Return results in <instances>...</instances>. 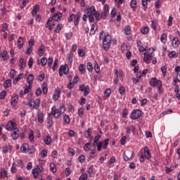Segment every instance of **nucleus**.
<instances>
[{
  "instance_id": "f257e3e1",
  "label": "nucleus",
  "mask_w": 180,
  "mask_h": 180,
  "mask_svg": "<svg viewBox=\"0 0 180 180\" xmlns=\"http://www.w3.org/2000/svg\"><path fill=\"white\" fill-rule=\"evenodd\" d=\"M99 140H101V135H96L94 139L93 146L97 147V151H101L102 148L106 150L109 146V139H105L103 141H99Z\"/></svg>"
},
{
  "instance_id": "f03ea898",
  "label": "nucleus",
  "mask_w": 180,
  "mask_h": 180,
  "mask_svg": "<svg viewBox=\"0 0 180 180\" xmlns=\"http://www.w3.org/2000/svg\"><path fill=\"white\" fill-rule=\"evenodd\" d=\"M102 39L103 47L105 51H108L110 47V44H112V37L109 34L105 36V32L102 31L99 35V40Z\"/></svg>"
},
{
  "instance_id": "7ed1b4c3",
  "label": "nucleus",
  "mask_w": 180,
  "mask_h": 180,
  "mask_svg": "<svg viewBox=\"0 0 180 180\" xmlns=\"http://www.w3.org/2000/svg\"><path fill=\"white\" fill-rule=\"evenodd\" d=\"M65 112V105L63 104L60 105L59 106V108H56L55 106H53L51 108V113L48 114V116H54L56 119H58L63 113Z\"/></svg>"
},
{
  "instance_id": "20e7f679",
  "label": "nucleus",
  "mask_w": 180,
  "mask_h": 180,
  "mask_svg": "<svg viewBox=\"0 0 180 180\" xmlns=\"http://www.w3.org/2000/svg\"><path fill=\"white\" fill-rule=\"evenodd\" d=\"M40 98H37L35 101L33 98L30 99L28 103H24V105H29L30 108L32 109H36V110H39L40 108Z\"/></svg>"
},
{
  "instance_id": "39448f33",
  "label": "nucleus",
  "mask_w": 180,
  "mask_h": 180,
  "mask_svg": "<svg viewBox=\"0 0 180 180\" xmlns=\"http://www.w3.org/2000/svg\"><path fill=\"white\" fill-rule=\"evenodd\" d=\"M151 51V49H149V52L148 53H144V57H143V60L144 62L146 64H150V63H151V58H153V52H150Z\"/></svg>"
},
{
  "instance_id": "423d86ee",
  "label": "nucleus",
  "mask_w": 180,
  "mask_h": 180,
  "mask_svg": "<svg viewBox=\"0 0 180 180\" xmlns=\"http://www.w3.org/2000/svg\"><path fill=\"white\" fill-rule=\"evenodd\" d=\"M150 84L151 86H160V85H162V82L155 77H153L150 81Z\"/></svg>"
},
{
  "instance_id": "0eeeda50",
  "label": "nucleus",
  "mask_w": 180,
  "mask_h": 180,
  "mask_svg": "<svg viewBox=\"0 0 180 180\" xmlns=\"http://www.w3.org/2000/svg\"><path fill=\"white\" fill-rule=\"evenodd\" d=\"M15 127H16V122H15L13 121H8L6 129L8 131H12V130H13V129H15Z\"/></svg>"
},
{
  "instance_id": "6e6552de",
  "label": "nucleus",
  "mask_w": 180,
  "mask_h": 180,
  "mask_svg": "<svg viewBox=\"0 0 180 180\" xmlns=\"http://www.w3.org/2000/svg\"><path fill=\"white\" fill-rule=\"evenodd\" d=\"M141 116V110H136L134 111L131 114V119L132 120H136V119H139Z\"/></svg>"
},
{
  "instance_id": "1a4fd4ad",
  "label": "nucleus",
  "mask_w": 180,
  "mask_h": 180,
  "mask_svg": "<svg viewBox=\"0 0 180 180\" xmlns=\"http://www.w3.org/2000/svg\"><path fill=\"white\" fill-rule=\"evenodd\" d=\"M61 18H63V14L60 12L55 13L52 15V17H50V18L52 19V20H55L56 22L60 20V19H61Z\"/></svg>"
},
{
  "instance_id": "9d476101",
  "label": "nucleus",
  "mask_w": 180,
  "mask_h": 180,
  "mask_svg": "<svg viewBox=\"0 0 180 180\" xmlns=\"http://www.w3.org/2000/svg\"><path fill=\"white\" fill-rule=\"evenodd\" d=\"M18 65L20 71L25 70V68L26 67V61H25V59L23 58L20 59L19 61Z\"/></svg>"
},
{
  "instance_id": "9b49d317",
  "label": "nucleus",
  "mask_w": 180,
  "mask_h": 180,
  "mask_svg": "<svg viewBox=\"0 0 180 180\" xmlns=\"http://www.w3.org/2000/svg\"><path fill=\"white\" fill-rule=\"evenodd\" d=\"M144 155L146 160H150V158H151V153H150V149H148V147L147 146L144 147Z\"/></svg>"
},
{
  "instance_id": "f8f14e48",
  "label": "nucleus",
  "mask_w": 180,
  "mask_h": 180,
  "mask_svg": "<svg viewBox=\"0 0 180 180\" xmlns=\"http://www.w3.org/2000/svg\"><path fill=\"white\" fill-rule=\"evenodd\" d=\"M59 70H61V72H63V74H65V75H68L69 72L68 65H61Z\"/></svg>"
},
{
  "instance_id": "ddd939ff",
  "label": "nucleus",
  "mask_w": 180,
  "mask_h": 180,
  "mask_svg": "<svg viewBox=\"0 0 180 180\" xmlns=\"http://www.w3.org/2000/svg\"><path fill=\"white\" fill-rule=\"evenodd\" d=\"M0 57H1L3 61H6L8 58H9V55L8 54V51H3L1 53H0Z\"/></svg>"
},
{
  "instance_id": "4468645a",
  "label": "nucleus",
  "mask_w": 180,
  "mask_h": 180,
  "mask_svg": "<svg viewBox=\"0 0 180 180\" xmlns=\"http://www.w3.org/2000/svg\"><path fill=\"white\" fill-rule=\"evenodd\" d=\"M18 99H19V96H18V95H15L14 97H13L11 101V106H13V107L16 106Z\"/></svg>"
},
{
  "instance_id": "2eb2a0df",
  "label": "nucleus",
  "mask_w": 180,
  "mask_h": 180,
  "mask_svg": "<svg viewBox=\"0 0 180 180\" xmlns=\"http://www.w3.org/2000/svg\"><path fill=\"white\" fill-rule=\"evenodd\" d=\"M96 30H98V24L96 22L91 26V28L90 30V36L94 35V34L96 33Z\"/></svg>"
},
{
  "instance_id": "dca6fc26",
  "label": "nucleus",
  "mask_w": 180,
  "mask_h": 180,
  "mask_svg": "<svg viewBox=\"0 0 180 180\" xmlns=\"http://www.w3.org/2000/svg\"><path fill=\"white\" fill-rule=\"evenodd\" d=\"M29 151V144L24 143L22 145L20 148V152L21 153H27Z\"/></svg>"
},
{
  "instance_id": "f3484780",
  "label": "nucleus",
  "mask_w": 180,
  "mask_h": 180,
  "mask_svg": "<svg viewBox=\"0 0 180 180\" xmlns=\"http://www.w3.org/2000/svg\"><path fill=\"white\" fill-rule=\"evenodd\" d=\"M44 51H46V49L44 48V46L41 44L38 51V56L39 57H43V56L44 55Z\"/></svg>"
},
{
  "instance_id": "a211bd4d",
  "label": "nucleus",
  "mask_w": 180,
  "mask_h": 180,
  "mask_svg": "<svg viewBox=\"0 0 180 180\" xmlns=\"http://www.w3.org/2000/svg\"><path fill=\"white\" fill-rule=\"evenodd\" d=\"M96 12V9L95 8V6H92L91 8H87V15H95V13Z\"/></svg>"
},
{
  "instance_id": "6ab92c4d",
  "label": "nucleus",
  "mask_w": 180,
  "mask_h": 180,
  "mask_svg": "<svg viewBox=\"0 0 180 180\" xmlns=\"http://www.w3.org/2000/svg\"><path fill=\"white\" fill-rule=\"evenodd\" d=\"M23 77V73H20V75H18L13 81V84H14V85H16L18 84V82H19V81L20 79H22V78Z\"/></svg>"
},
{
  "instance_id": "aec40b11",
  "label": "nucleus",
  "mask_w": 180,
  "mask_h": 180,
  "mask_svg": "<svg viewBox=\"0 0 180 180\" xmlns=\"http://www.w3.org/2000/svg\"><path fill=\"white\" fill-rule=\"evenodd\" d=\"M12 139L13 140H18L19 139V129H15V131H14L12 134Z\"/></svg>"
},
{
  "instance_id": "412c9836",
  "label": "nucleus",
  "mask_w": 180,
  "mask_h": 180,
  "mask_svg": "<svg viewBox=\"0 0 180 180\" xmlns=\"http://www.w3.org/2000/svg\"><path fill=\"white\" fill-rule=\"evenodd\" d=\"M44 143L46 146H51V138L50 137V136H46L44 139Z\"/></svg>"
},
{
  "instance_id": "4be33fe9",
  "label": "nucleus",
  "mask_w": 180,
  "mask_h": 180,
  "mask_svg": "<svg viewBox=\"0 0 180 180\" xmlns=\"http://www.w3.org/2000/svg\"><path fill=\"white\" fill-rule=\"evenodd\" d=\"M79 18H81V15L79 14V13H77L75 19H74L75 26H78V25L79 23Z\"/></svg>"
},
{
  "instance_id": "5701e85b",
  "label": "nucleus",
  "mask_w": 180,
  "mask_h": 180,
  "mask_svg": "<svg viewBox=\"0 0 180 180\" xmlns=\"http://www.w3.org/2000/svg\"><path fill=\"white\" fill-rule=\"evenodd\" d=\"M114 74H115V77L117 78H122L123 77V72L119 71L117 69L114 70Z\"/></svg>"
},
{
  "instance_id": "b1692460",
  "label": "nucleus",
  "mask_w": 180,
  "mask_h": 180,
  "mask_svg": "<svg viewBox=\"0 0 180 180\" xmlns=\"http://www.w3.org/2000/svg\"><path fill=\"white\" fill-rule=\"evenodd\" d=\"M23 47V38L20 37L18 40V49L20 50Z\"/></svg>"
},
{
  "instance_id": "393cba45",
  "label": "nucleus",
  "mask_w": 180,
  "mask_h": 180,
  "mask_svg": "<svg viewBox=\"0 0 180 180\" xmlns=\"http://www.w3.org/2000/svg\"><path fill=\"white\" fill-rule=\"evenodd\" d=\"M34 79V76L33 74L29 75L28 77L27 78V82L28 85H32V82H33V80Z\"/></svg>"
},
{
  "instance_id": "a878e982",
  "label": "nucleus",
  "mask_w": 180,
  "mask_h": 180,
  "mask_svg": "<svg viewBox=\"0 0 180 180\" xmlns=\"http://www.w3.org/2000/svg\"><path fill=\"white\" fill-rule=\"evenodd\" d=\"M50 169L53 174H56V172H57V167H56V164H54V162L51 163Z\"/></svg>"
},
{
  "instance_id": "bb28decb",
  "label": "nucleus",
  "mask_w": 180,
  "mask_h": 180,
  "mask_svg": "<svg viewBox=\"0 0 180 180\" xmlns=\"http://www.w3.org/2000/svg\"><path fill=\"white\" fill-rule=\"evenodd\" d=\"M37 12H39V5L36 4L33 6L31 13L33 16H34Z\"/></svg>"
},
{
  "instance_id": "cd10ccee",
  "label": "nucleus",
  "mask_w": 180,
  "mask_h": 180,
  "mask_svg": "<svg viewBox=\"0 0 180 180\" xmlns=\"http://www.w3.org/2000/svg\"><path fill=\"white\" fill-rule=\"evenodd\" d=\"M130 8H131V9H136V8H137V0H131Z\"/></svg>"
},
{
  "instance_id": "c85d7f7f",
  "label": "nucleus",
  "mask_w": 180,
  "mask_h": 180,
  "mask_svg": "<svg viewBox=\"0 0 180 180\" xmlns=\"http://www.w3.org/2000/svg\"><path fill=\"white\" fill-rule=\"evenodd\" d=\"M172 44L174 47H178L179 46V39H178V37L173 38Z\"/></svg>"
},
{
  "instance_id": "c756f323",
  "label": "nucleus",
  "mask_w": 180,
  "mask_h": 180,
  "mask_svg": "<svg viewBox=\"0 0 180 180\" xmlns=\"http://www.w3.org/2000/svg\"><path fill=\"white\" fill-rule=\"evenodd\" d=\"M70 116L68 115H63V122L65 124H70Z\"/></svg>"
},
{
  "instance_id": "7c9ffc66",
  "label": "nucleus",
  "mask_w": 180,
  "mask_h": 180,
  "mask_svg": "<svg viewBox=\"0 0 180 180\" xmlns=\"http://www.w3.org/2000/svg\"><path fill=\"white\" fill-rule=\"evenodd\" d=\"M29 140L31 143L34 141V132L32 130L29 132Z\"/></svg>"
},
{
  "instance_id": "2f4dec72",
  "label": "nucleus",
  "mask_w": 180,
  "mask_h": 180,
  "mask_svg": "<svg viewBox=\"0 0 180 180\" xmlns=\"http://www.w3.org/2000/svg\"><path fill=\"white\" fill-rule=\"evenodd\" d=\"M49 91V89L47 88V84L46 83H43L42 84V92L44 95H46L47 92Z\"/></svg>"
},
{
  "instance_id": "473e14b6",
  "label": "nucleus",
  "mask_w": 180,
  "mask_h": 180,
  "mask_svg": "<svg viewBox=\"0 0 180 180\" xmlns=\"http://www.w3.org/2000/svg\"><path fill=\"white\" fill-rule=\"evenodd\" d=\"M32 91V84H28V86H26L24 89V94L26 95V94H29Z\"/></svg>"
},
{
  "instance_id": "72a5a7b5",
  "label": "nucleus",
  "mask_w": 180,
  "mask_h": 180,
  "mask_svg": "<svg viewBox=\"0 0 180 180\" xmlns=\"http://www.w3.org/2000/svg\"><path fill=\"white\" fill-rule=\"evenodd\" d=\"M58 98H60V90H56L55 94L53 96V99L55 101H58Z\"/></svg>"
},
{
  "instance_id": "f704fd0d",
  "label": "nucleus",
  "mask_w": 180,
  "mask_h": 180,
  "mask_svg": "<svg viewBox=\"0 0 180 180\" xmlns=\"http://www.w3.org/2000/svg\"><path fill=\"white\" fill-rule=\"evenodd\" d=\"M169 57L170 58H176L178 57V53H176V52L174 51H170L169 53Z\"/></svg>"
},
{
  "instance_id": "c9c22d12",
  "label": "nucleus",
  "mask_w": 180,
  "mask_h": 180,
  "mask_svg": "<svg viewBox=\"0 0 180 180\" xmlns=\"http://www.w3.org/2000/svg\"><path fill=\"white\" fill-rule=\"evenodd\" d=\"M79 71L81 74H85L86 70H85V65L84 64H80L79 66Z\"/></svg>"
},
{
  "instance_id": "e433bc0d",
  "label": "nucleus",
  "mask_w": 180,
  "mask_h": 180,
  "mask_svg": "<svg viewBox=\"0 0 180 180\" xmlns=\"http://www.w3.org/2000/svg\"><path fill=\"white\" fill-rule=\"evenodd\" d=\"M11 85H12V80H11V79L6 80L4 84V86L5 89L9 88V86H11Z\"/></svg>"
},
{
  "instance_id": "4c0bfd02",
  "label": "nucleus",
  "mask_w": 180,
  "mask_h": 180,
  "mask_svg": "<svg viewBox=\"0 0 180 180\" xmlns=\"http://www.w3.org/2000/svg\"><path fill=\"white\" fill-rule=\"evenodd\" d=\"M47 124L48 127H53V119L51 118V116L47 117Z\"/></svg>"
},
{
  "instance_id": "58836bf2",
  "label": "nucleus",
  "mask_w": 180,
  "mask_h": 180,
  "mask_svg": "<svg viewBox=\"0 0 180 180\" xmlns=\"http://www.w3.org/2000/svg\"><path fill=\"white\" fill-rule=\"evenodd\" d=\"M38 122L41 124L44 122V115L41 112L38 115Z\"/></svg>"
},
{
  "instance_id": "ea45409f",
  "label": "nucleus",
  "mask_w": 180,
  "mask_h": 180,
  "mask_svg": "<svg viewBox=\"0 0 180 180\" xmlns=\"http://www.w3.org/2000/svg\"><path fill=\"white\" fill-rule=\"evenodd\" d=\"M0 178H8V171L3 170L0 172Z\"/></svg>"
},
{
  "instance_id": "a19ab883",
  "label": "nucleus",
  "mask_w": 180,
  "mask_h": 180,
  "mask_svg": "<svg viewBox=\"0 0 180 180\" xmlns=\"http://www.w3.org/2000/svg\"><path fill=\"white\" fill-rule=\"evenodd\" d=\"M32 173L34 175V178H37L39 176V174H40L37 167L32 169Z\"/></svg>"
},
{
  "instance_id": "79ce46f5",
  "label": "nucleus",
  "mask_w": 180,
  "mask_h": 180,
  "mask_svg": "<svg viewBox=\"0 0 180 180\" xmlns=\"http://www.w3.org/2000/svg\"><path fill=\"white\" fill-rule=\"evenodd\" d=\"M124 33L127 36H129L130 33H131V29L130 28V25H127L124 29Z\"/></svg>"
},
{
  "instance_id": "37998d69",
  "label": "nucleus",
  "mask_w": 180,
  "mask_h": 180,
  "mask_svg": "<svg viewBox=\"0 0 180 180\" xmlns=\"http://www.w3.org/2000/svg\"><path fill=\"white\" fill-rule=\"evenodd\" d=\"M91 143L89 142L85 143V145L84 146V151H89L91 150Z\"/></svg>"
},
{
  "instance_id": "c03bdc74",
  "label": "nucleus",
  "mask_w": 180,
  "mask_h": 180,
  "mask_svg": "<svg viewBox=\"0 0 180 180\" xmlns=\"http://www.w3.org/2000/svg\"><path fill=\"white\" fill-rule=\"evenodd\" d=\"M96 156V150L91 149L89 155L90 158H95Z\"/></svg>"
},
{
  "instance_id": "a18cd8bd",
  "label": "nucleus",
  "mask_w": 180,
  "mask_h": 180,
  "mask_svg": "<svg viewBox=\"0 0 180 180\" xmlns=\"http://www.w3.org/2000/svg\"><path fill=\"white\" fill-rule=\"evenodd\" d=\"M77 54L79 57H85V50L84 49H79L77 51Z\"/></svg>"
},
{
  "instance_id": "49530a36",
  "label": "nucleus",
  "mask_w": 180,
  "mask_h": 180,
  "mask_svg": "<svg viewBox=\"0 0 180 180\" xmlns=\"http://www.w3.org/2000/svg\"><path fill=\"white\" fill-rule=\"evenodd\" d=\"M47 64V58L44 57L41 58V65H42V67L46 66Z\"/></svg>"
},
{
  "instance_id": "de8ad7c7",
  "label": "nucleus",
  "mask_w": 180,
  "mask_h": 180,
  "mask_svg": "<svg viewBox=\"0 0 180 180\" xmlns=\"http://www.w3.org/2000/svg\"><path fill=\"white\" fill-rule=\"evenodd\" d=\"M160 41L162 43H167V34H162L161 35Z\"/></svg>"
},
{
  "instance_id": "09e8293b",
  "label": "nucleus",
  "mask_w": 180,
  "mask_h": 180,
  "mask_svg": "<svg viewBox=\"0 0 180 180\" xmlns=\"http://www.w3.org/2000/svg\"><path fill=\"white\" fill-rule=\"evenodd\" d=\"M148 5V0H142V6H143L144 11H146V9H147Z\"/></svg>"
},
{
  "instance_id": "8fccbe9b",
  "label": "nucleus",
  "mask_w": 180,
  "mask_h": 180,
  "mask_svg": "<svg viewBox=\"0 0 180 180\" xmlns=\"http://www.w3.org/2000/svg\"><path fill=\"white\" fill-rule=\"evenodd\" d=\"M119 92L120 95H124V94H126V88H124L123 86H121L119 89Z\"/></svg>"
},
{
  "instance_id": "3c124183",
  "label": "nucleus",
  "mask_w": 180,
  "mask_h": 180,
  "mask_svg": "<svg viewBox=\"0 0 180 180\" xmlns=\"http://www.w3.org/2000/svg\"><path fill=\"white\" fill-rule=\"evenodd\" d=\"M61 29H63V24H58L55 30L56 33H60Z\"/></svg>"
},
{
  "instance_id": "603ef678",
  "label": "nucleus",
  "mask_w": 180,
  "mask_h": 180,
  "mask_svg": "<svg viewBox=\"0 0 180 180\" xmlns=\"http://www.w3.org/2000/svg\"><path fill=\"white\" fill-rule=\"evenodd\" d=\"M141 32L142 33V34H147V33H148V27L141 28Z\"/></svg>"
},
{
  "instance_id": "864d4df0",
  "label": "nucleus",
  "mask_w": 180,
  "mask_h": 180,
  "mask_svg": "<svg viewBox=\"0 0 180 180\" xmlns=\"http://www.w3.org/2000/svg\"><path fill=\"white\" fill-rule=\"evenodd\" d=\"M151 27L153 30H157V22L154 20H151Z\"/></svg>"
},
{
  "instance_id": "5fc2aeb1",
  "label": "nucleus",
  "mask_w": 180,
  "mask_h": 180,
  "mask_svg": "<svg viewBox=\"0 0 180 180\" xmlns=\"http://www.w3.org/2000/svg\"><path fill=\"white\" fill-rule=\"evenodd\" d=\"M147 50H148V46H146L144 48V46H141L139 49V51L140 53H144V51H147Z\"/></svg>"
},
{
  "instance_id": "6e6d98bb",
  "label": "nucleus",
  "mask_w": 180,
  "mask_h": 180,
  "mask_svg": "<svg viewBox=\"0 0 180 180\" xmlns=\"http://www.w3.org/2000/svg\"><path fill=\"white\" fill-rule=\"evenodd\" d=\"M71 37H72V32H69L65 34L66 40H71Z\"/></svg>"
},
{
  "instance_id": "4d7b16f0",
  "label": "nucleus",
  "mask_w": 180,
  "mask_h": 180,
  "mask_svg": "<svg viewBox=\"0 0 180 180\" xmlns=\"http://www.w3.org/2000/svg\"><path fill=\"white\" fill-rule=\"evenodd\" d=\"M160 70H161V72H162L163 77H166L167 76V68L165 66H162Z\"/></svg>"
},
{
  "instance_id": "13d9d810",
  "label": "nucleus",
  "mask_w": 180,
  "mask_h": 180,
  "mask_svg": "<svg viewBox=\"0 0 180 180\" xmlns=\"http://www.w3.org/2000/svg\"><path fill=\"white\" fill-rule=\"evenodd\" d=\"M111 18H116V15H117V11L116 8H113L111 11Z\"/></svg>"
},
{
  "instance_id": "bf43d9fd",
  "label": "nucleus",
  "mask_w": 180,
  "mask_h": 180,
  "mask_svg": "<svg viewBox=\"0 0 180 180\" xmlns=\"http://www.w3.org/2000/svg\"><path fill=\"white\" fill-rule=\"evenodd\" d=\"M87 70L89 72H92V70H93L92 63L91 62L87 63Z\"/></svg>"
},
{
  "instance_id": "052dcab7",
  "label": "nucleus",
  "mask_w": 180,
  "mask_h": 180,
  "mask_svg": "<svg viewBox=\"0 0 180 180\" xmlns=\"http://www.w3.org/2000/svg\"><path fill=\"white\" fill-rule=\"evenodd\" d=\"M86 179H88L87 174H82L79 179V180H86Z\"/></svg>"
},
{
  "instance_id": "680f3d73",
  "label": "nucleus",
  "mask_w": 180,
  "mask_h": 180,
  "mask_svg": "<svg viewBox=\"0 0 180 180\" xmlns=\"http://www.w3.org/2000/svg\"><path fill=\"white\" fill-rule=\"evenodd\" d=\"M89 91H90V89H89V86H86L84 91V96H86L89 94Z\"/></svg>"
},
{
  "instance_id": "e2e57ef3",
  "label": "nucleus",
  "mask_w": 180,
  "mask_h": 180,
  "mask_svg": "<svg viewBox=\"0 0 180 180\" xmlns=\"http://www.w3.org/2000/svg\"><path fill=\"white\" fill-rule=\"evenodd\" d=\"M54 59H53V57H49L48 58V66L51 68V65H53V61Z\"/></svg>"
},
{
  "instance_id": "0e129e2a",
  "label": "nucleus",
  "mask_w": 180,
  "mask_h": 180,
  "mask_svg": "<svg viewBox=\"0 0 180 180\" xmlns=\"http://www.w3.org/2000/svg\"><path fill=\"white\" fill-rule=\"evenodd\" d=\"M110 94H112V90L110 89H106L104 92L105 96H110Z\"/></svg>"
},
{
  "instance_id": "69168bd1",
  "label": "nucleus",
  "mask_w": 180,
  "mask_h": 180,
  "mask_svg": "<svg viewBox=\"0 0 180 180\" xmlns=\"http://www.w3.org/2000/svg\"><path fill=\"white\" fill-rule=\"evenodd\" d=\"M11 172H12V174H15V172H16V165L15 163H13L11 168Z\"/></svg>"
},
{
  "instance_id": "338daca9",
  "label": "nucleus",
  "mask_w": 180,
  "mask_h": 180,
  "mask_svg": "<svg viewBox=\"0 0 180 180\" xmlns=\"http://www.w3.org/2000/svg\"><path fill=\"white\" fill-rule=\"evenodd\" d=\"M6 30H8V24L4 23V24H3V26H2L1 32H3L4 33H5V32H6Z\"/></svg>"
},
{
  "instance_id": "774afa93",
  "label": "nucleus",
  "mask_w": 180,
  "mask_h": 180,
  "mask_svg": "<svg viewBox=\"0 0 180 180\" xmlns=\"http://www.w3.org/2000/svg\"><path fill=\"white\" fill-rule=\"evenodd\" d=\"M84 161H85V155H81L79 157V162L82 163L84 162Z\"/></svg>"
}]
</instances>
